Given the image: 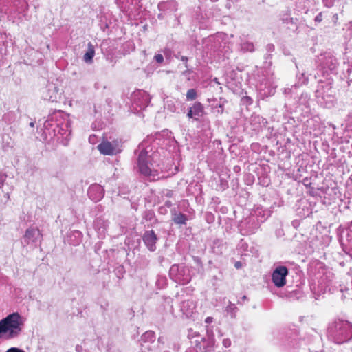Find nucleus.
<instances>
[{"label":"nucleus","mask_w":352,"mask_h":352,"mask_svg":"<svg viewBox=\"0 0 352 352\" xmlns=\"http://www.w3.org/2000/svg\"><path fill=\"white\" fill-rule=\"evenodd\" d=\"M154 59L158 64H162L164 61V56L161 54H157L154 56Z\"/></svg>","instance_id":"e433bc0d"},{"label":"nucleus","mask_w":352,"mask_h":352,"mask_svg":"<svg viewBox=\"0 0 352 352\" xmlns=\"http://www.w3.org/2000/svg\"><path fill=\"white\" fill-rule=\"evenodd\" d=\"M194 261L197 264L198 266L203 268V264L201 259L198 256H193Z\"/></svg>","instance_id":"ea45409f"},{"label":"nucleus","mask_w":352,"mask_h":352,"mask_svg":"<svg viewBox=\"0 0 352 352\" xmlns=\"http://www.w3.org/2000/svg\"><path fill=\"white\" fill-rule=\"evenodd\" d=\"M219 107L222 109V110H221V113H223V105H221V104H219Z\"/></svg>","instance_id":"680f3d73"},{"label":"nucleus","mask_w":352,"mask_h":352,"mask_svg":"<svg viewBox=\"0 0 352 352\" xmlns=\"http://www.w3.org/2000/svg\"><path fill=\"white\" fill-rule=\"evenodd\" d=\"M69 242L73 245H78L82 241V234L78 230H73L68 235Z\"/></svg>","instance_id":"412c9836"},{"label":"nucleus","mask_w":352,"mask_h":352,"mask_svg":"<svg viewBox=\"0 0 352 352\" xmlns=\"http://www.w3.org/2000/svg\"><path fill=\"white\" fill-rule=\"evenodd\" d=\"M98 151L103 155H113L121 151L120 141L113 140V141L103 140L97 146Z\"/></svg>","instance_id":"1a4fd4ad"},{"label":"nucleus","mask_w":352,"mask_h":352,"mask_svg":"<svg viewBox=\"0 0 352 352\" xmlns=\"http://www.w3.org/2000/svg\"><path fill=\"white\" fill-rule=\"evenodd\" d=\"M195 309V305L191 300H184L181 303V310L187 316H190L193 313Z\"/></svg>","instance_id":"6ab92c4d"},{"label":"nucleus","mask_w":352,"mask_h":352,"mask_svg":"<svg viewBox=\"0 0 352 352\" xmlns=\"http://www.w3.org/2000/svg\"><path fill=\"white\" fill-rule=\"evenodd\" d=\"M6 352H25L23 350L17 347H11Z\"/></svg>","instance_id":"a19ab883"},{"label":"nucleus","mask_w":352,"mask_h":352,"mask_svg":"<svg viewBox=\"0 0 352 352\" xmlns=\"http://www.w3.org/2000/svg\"><path fill=\"white\" fill-rule=\"evenodd\" d=\"M297 76L302 84H305L308 81V75H307L304 70L299 72V74H298Z\"/></svg>","instance_id":"72a5a7b5"},{"label":"nucleus","mask_w":352,"mask_h":352,"mask_svg":"<svg viewBox=\"0 0 352 352\" xmlns=\"http://www.w3.org/2000/svg\"><path fill=\"white\" fill-rule=\"evenodd\" d=\"M327 333L336 343L342 344L351 339L352 324L346 320H336L329 325Z\"/></svg>","instance_id":"7ed1b4c3"},{"label":"nucleus","mask_w":352,"mask_h":352,"mask_svg":"<svg viewBox=\"0 0 352 352\" xmlns=\"http://www.w3.org/2000/svg\"><path fill=\"white\" fill-rule=\"evenodd\" d=\"M347 235L348 237L349 238V240H352V221L350 223V225L349 226Z\"/></svg>","instance_id":"37998d69"},{"label":"nucleus","mask_w":352,"mask_h":352,"mask_svg":"<svg viewBox=\"0 0 352 352\" xmlns=\"http://www.w3.org/2000/svg\"><path fill=\"white\" fill-rule=\"evenodd\" d=\"M148 147L144 148L142 145H139L138 148L135 150V153L138 155V166L140 172L146 175L149 176L152 173L153 168V157L149 155Z\"/></svg>","instance_id":"20e7f679"},{"label":"nucleus","mask_w":352,"mask_h":352,"mask_svg":"<svg viewBox=\"0 0 352 352\" xmlns=\"http://www.w3.org/2000/svg\"><path fill=\"white\" fill-rule=\"evenodd\" d=\"M162 209H163L162 208H160V210H162V212H164V210H162Z\"/></svg>","instance_id":"338daca9"},{"label":"nucleus","mask_w":352,"mask_h":352,"mask_svg":"<svg viewBox=\"0 0 352 352\" xmlns=\"http://www.w3.org/2000/svg\"><path fill=\"white\" fill-rule=\"evenodd\" d=\"M197 91L195 89H190L188 90L186 93V100L188 101L194 100L197 98Z\"/></svg>","instance_id":"473e14b6"},{"label":"nucleus","mask_w":352,"mask_h":352,"mask_svg":"<svg viewBox=\"0 0 352 352\" xmlns=\"http://www.w3.org/2000/svg\"><path fill=\"white\" fill-rule=\"evenodd\" d=\"M289 270L285 266H278L273 272L272 279L274 284L278 287H282L286 284V276Z\"/></svg>","instance_id":"9d476101"},{"label":"nucleus","mask_w":352,"mask_h":352,"mask_svg":"<svg viewBox=\"0 0 352 352\" xmlns=\"http://www.w3.org/2000/svg\"><path fill=\"white\" fill-rule=\"evenodd\" d=\"M23 326V319L18 312L8 315L0 320V338L11 340L18 338Z\"/></svg>","instance_id":"f257e3e1"},{"label":"nucleus","mask_w":352,"mask_h":352,"mask_svg":"<svg viewBox=\"0 0 352 352\" xmlns=\"http://www.w3.org/2000/svg\"><path fill=\"white\" fill-rule=\"evenodd\" d=\"M16 114L14 111H8L3 116V120L7 124H11L14 123L16 120Z\"/></svg>","instance_id":"bb28decb"},{"label":"nucleus","mask_w":352,"mask_h":352,"mask_svg":"<svg viewBox=\"0 0 352 352\" xmlns=\"http://www.w3.org/2000/svg\"><path fill=\"white\" fill-rule=\"evenodd\" d=\"M247 300V296L244 295V296H243V297L241 298V300L244 301V300Z\"/></svg>","instance_id":"13d9d810"},{"label":"nucleus","mask_w":352,"mask_h":352,"mask_svg":"<svg viewBox=\"0 0 352 352\" xmlns=\"http://www.w3.org/2000/svg\"><path fill=\"white\" fill-rule=\"evenodd\" d=\"M142 340L144 342H153L155 340V334L153 331H147L142 336Z\"/></svg>","instance_id":"7c9ffc66"},{"label":"nucleus","mask_w":352,"mask_h":352,"mask_svg":"<svg viewBox=\"0 0 352 352\" xmlns=\"http://www.w3.org/2000/svg\"><path fill=\"white\" fill-rule=\"evenodd\" d=\"M160 10H168L170 12H175L177 10V3L174 0H170L166 2H161L158 4Z\"/></svg>","instance_id":"b1692460"},{"label":"nucleus","mask_w":352,"mask_h":352,"mask_svg":"<svg viewBox=\"0 0 352 352\" xmlns=\"http://www.w3.org/2000/svg\"><path fill=\"white\" fill-rule=\"evenodd\" d=\"M172 213V220L177 225H186V221H188V217L186 214L182 212H177L175 209L171 211Z\"/></svg>","instance_id":"a211bd4d"},{"label":"nucleus","mask_w":352,"mask_h":352,"mask_svg":"<svg viewBox=\"0 0 352 352\" xmlns=\"http://www.w3.org/2000/svg\"><path fill=\"white\" fill-rule=\"evenodd\" d=\"M223 344L225 347H229L231 345V341L230 339H224L223 340Z\"/></svg>","instance_id":"c03bdc74"},{"label":"nucleus","mask_w":352,"mask_h":352,"mask_svg":"<svg viewBox=\"0 0 352 352\" xmlns=\"http://www.w3.org/2000/svg\"><path fill=\"white\" fill-rule=\"evenodd\" d=\"M132 105L135 111L145 109L151 102L149 94L142 90L135 91L131 96Z\"/></svg>","instance_id":"6e6552de"},{"label":"nucleus","mask_w":352,"mask_h":352,"mask_svg":"<svg viewBox=\"0 0 352 352\" xmlns=\"http://www.w3.org/2000/svg\"><path fill=\"white\" fill-rule=\"evenodd\" d=\"M61 82L59 79H56L54 82L53 80H48L45 87L42 89V97L44 100L50 102H58L63 94L62 89L60 88Z\"/></svg>","instance_id":"423d86ee"},{"label":"nucleus","mask_w":352,"mask_h":352,"mask_svg":"<svg viewBox=\"0 0 352 352\" xmlns=\"http://www.w3.org/2000/svg\"><path fill=\"white\" fill-rule=\"evenodd\" d=\"M267 218L270 215V214L269 211H267Z\"/></svg>","instance_id":"e2e57ef3"},{"label":"nucleus","mask_w":352,"mask_h":352,"mask_svg":"<svg viewBox=\"0 0 352 352\" xmlns=\"http://www.w3.org/2000/svg\"><path fill=\"white\" fill-rule=\"evenodd\" d=\"M142 239L144 244L149 251L154 252L156 250V243L158 241V237L154 230H146L144 232Z\"/></svg>","instance_id":"9b49d317"},{"label":"nucleus","mask_w":352,"mask_h":352,"mask_svg":"<svg viewBox=\"0 0 352 352\" xmlns=\"http://www.w3.org/2000/svg\"><path fill=\"white\" fill-rule=\"evenodd\" d=\"M308 182H309V179L307 177L303 179V184L305 185V186H307L308 185Z\"/></svg>","instance_id":"864d4df0"},{"label":"nucleus","mask_w":352,"mask_h":352,"mask_svg":"<svg viewBox=\"0 0 352 352\" xmlns=\"http://www.w3.org/2000/svg\"><path fill=\"white\" fill-rule=\"evenodd\" d=\"M170 278L176 283L186 285L192 279L190 269L185 265L173 264L169 270Z\"/></svg>","instance_id":"39448f33"},{"label":"nucleus","mask_w":352,"mask_h":352,"mask_svg":"<svg viewBox=\"0 0 352 352\" xmlns=\"http://www.w3.org/2000/svg\"><path fill=\"white\" fill-rule=\"evenodd\" d=\"M208 222H211L213 221L214 217L212 214H207L206 215Z\"/></svg>","instance_id":"09e8293b"},{"label":"nucleus","mask_w":352,"mask_h":352,"mask_svg":"<svg viewBox=\"0 0 352 352\" xmlns=\"http://www.w3.org/2000/svg\"><path fill=\"white\" fill-rule=\"evenodd\" d=\"M258 228V224H256V226H255V228H253V229H251V230H248L247 234H252L254 233V232H255V231H256V230H257Z\"/></svg>","instance_id":"de8ad7c7"},{"label":"nucleus","mask_w":352,"mask_h":352,"mask_svg":"<svg viewBox=\"0 0 352 352\" xmlns=\"http://www.w3.org/2000/svg\"><path fill=\"white\" fill-rule=\"evenodd\" d=\"M336 0H322V3L327 8H331L334 6Z\"/></svg>","instance_id":"f704fd0d"},{"label":"nucleus","mask_w":352,"mask_h":352,"mask_svg":"<svg viewBox=\"0 0 352 352\" xmlns=\"http://www.w3.org/2000/svg\"><path fill=\"white\" fill-rule=\"evenodd\" d=\"M165 206L168 208H170L172 206V203L170 201H166L165 202Z\"/></svg>","instance_id":"603ef678"},{"label":"nucleus","mask_w":352,"mask_h":352,"mask_svg":"<svg viewBox=\"0 0 352 352\" xmlns=\"http://www.w3.org/2000/svg\"><path fill=\"white\" fill-rule=\"evenodd\" d=\"M167 285V278L164 276H157V278L156 280V285L159 289L164 288Z\"/></svg>","instance_id":"2f4dec72"},{"label":"nucleus","mask_w":352,"mask_h":352,"mask_svg":"<svg viewBox=\"0 0 352 352\" xmlns=\"http://www.w3.org/2000/svg\"><path fill=\"white\" fill-rule=\"evenodd\" d=\"M162 209H163L162 208H160V210H162V212H164V210H162Z\"/></svg>","instance_id":"774afa93"},{"label":"nucleus","mask_w":352,"mask_h":352,"mask_svg":"<svg viewBox=\"0 0 352 352\" xmlns=\"http://www.w3.org/2000/svg\"><path fill=\"white\" fill-rule=\"evenodd\" d=\"M104 195L103 188L97 184H92L88 190L89 197L95 202L100 201Z\"/></svg>","instance_id":"4468645a"},{"label":"nucleus","mask_w":352,"mask_h":352,"mask_svg":"<svg viewBox=\"0 0 352 352\" xmlns=\"http://www.w3.org/2000/svg\"><path fill=\"white\" fill-rule=\"evenodd\" d=\"M237 251L241 254V256L248 254V244L243 239H241L238 243Z\"/></svg>","instance_id":"cd10ccee"},{"label":"nucleus","mask_w":352,"mask_h":352,"mask_svg":"<svg viewBox=\"0 0 352 352\" xmlns=\"http://www.w3.org/2000/svg\"><path fill=\"white\" fill-rule=\"evenodd\" d=\"M346 120L348 123L352 124V113L347 115Z\"/></svg>","instance_id":"a18cd8bd"},{"label":"nucleus","mask_w":352,"mask_h":352,"mask_svg":"<svg viewBox=\"0 0 352 352\" xmlns=\"http://www.w3.org/2000/svg\"><path fill=\"white\" fill-rule=\"evenodd\" d=\"M315 97L317 104L323 108L331 109L337 103L336 91L330 81L318 82Z\"/></svg>","instance_id":"f03ea898"},{"label":"nucleus","mask_w":352,"mask_h":352,"mask_svg":"<svg viewBox=\"0 0 352 352\" xmlns=\"http://www.w3.org/2000/svg\"><path fill=\"white\" fill-rule=\"evenodd\" d=\"M108 226V222L104 219L99 217L94 221V228L100 235H104Z\"/></svg>","instance_id":"aec40b11"},{"label":"nucleus","mask_w":352,"mask_h":352,"mask_svg":"<svg viewBox=\"0 0 352 352\" xmlns=\"http://www.w3.org/2000/svg\"><path fill=\"white\" fill-rule=\"evenodd\" d=\"M205 113L204 107L200 102H195L192 107L188 109L187 117L198 120L203 117Z\"/></svg>","instance_id":"f8f14e48"},{"label":"nucleus","mask_w":352,"mask_h":352,"mask_svg":"<svg viewBox=\"0 0 352 352\" xmlns=\"http://www.w3.org/2000/svg\"><path fill=\"white\" fill-rule=\"evenodd\" d=\"M142 220L150 223L147 225V228L153 227L157 223V219L155 217V212L151 210L144 212Z\"/></svg>","instance_id":"f3484780"},{"label":"nucleus","mask_w":352,"mask_h":352,"mask_svg":"<svg viewBox=\"0 0 352 352\" xmlns=\"http://www.w3.org/2000/svg\"><path fill=\"white\" fill-rule=\"evenodd\" d=\"M29 125L31 127H34V122H31Z\"/></svg>","instance_id":"bf43d9fd"},{"label":"nucleus","mask_w":352,"mask_h":352,"mask_svg":"<svg viewBox=\"0 0 352 352\" xmlns=\"http://www.w3.org/2000/svg\"><path fill=\"white\" fill-rule=\"evenodd\" d=\"M333 274L329 270H322L321 274V292L326 291L332 282Z\"/></svg>","instance_id":"2eb2a0df"},{"label":"nucleus","mask_w":352,"mask_h":352,"mask_svg":"<svg viewBox=\"0 0 352 352\" xmlns=\"http://www.w3.org/2000/svg\"><path fill=\"white\" fill-rule=\"evenodd\" d=\"M275 47H274V45L273 44H268L267 45V50L268 52H273L274 50Z\"/></svg>","instance_id":"49530a36"},{"label":"nucleus","mask_w":352,"mask_h":352,"mask_svg":"<svg viewBox=\"0 0 352 352\" xmlns=\"http://www.w3.org/2000/svg\"><path fill=\"white\" fill-rule=\"evenodd\" d=\"M54 125L60 127L62 130L71 131V122L69 120V115L61 111H56L52 115H50L48 120L44 124V126L47 127L48 126H52Z\"/></svg>","instance_id":"0eeeda50"},{"label":"nucleus","mask_w":352,"mask_h":352,"mask_svg":"<svg viewBox=\"0 0 352 352\" xmlns=\"http://www.w3.org/2000/svg\"><path fill=\"white\" fill-rule=\"evenodd\" d=\"M237 311L238 308L236 305L229 301L228 305L225 309V311L230 315L231 318H235Z\"/></svg>","instance_id":"c756f323"},{"label":"nucleus","mask_w":352,"mask_h":352,"mask_svg":"<svg viewBox=\"0 0 352 352\" xmlns=\"http://www.w3.org/2000/svg\"><path fill=\"white\" fill-rule=\"evenodd\" d=\"M234 266H235V267L236 269H239V268L241 267L242 264H241V263L240 261H237V262L235 263Z\"/></svg>","instance_id":"8fccbe9b"},{"label":"nucleus","mask_w":352,"mask_h":352,"mask_svg":"<svg viewBox=\"0 0 352 352\" xmlns=\"http://www.w3.org/2000/svg\"><path fill=\"white\" fill-rule=\"evenodd\" d=\"M214 338L213 336L208 335L207 338L203 340V346L205 352L214 351Z\"/></svg>","instance_id":"5701e85b"},{"label":"nucleus","mask_w":352,"mask_h":352,"mask_svg":"<svg viewBox=\"0 0 352 352\" xmlns=\"http://www.w3.org/2000/svg\"><path fill=\"white\" fill-rule=\"evenodd\" d=\"M192 72L190 69H186L185 72L182 73V75L185 76V78L190 80L192 78Z\"/></svg>","instance_id":"4c0bfd02"},{"label":"nucleus","mask_w":352,"mask_h":352,"mask_svg":"<svg viewBox=\"0 0 352 352\" xmlns=\"http://www.w3.org/2000/svg\"><path fill=\"white\" fill-rule=\"evenodd\" d=\"M214 80L217 83L220 84V82H218V80H217V78H215L214 79Z\"/></svg>","instance_id":"052dcab7"},{"label":"nucleus","mask_w":352,"mask_h":352,"mask_svg":"<svg viewBox=\"0 0 352 352\" xmlns=\"http://www.w3.org/2000/svg\"><path fill=\"white\" fill-rule=\"evenodd\" d=\"M41 238V234L38 228H29L25 230L23 241L25 244L36 243Z\"/></svg>","instance_id":"ddd939ff"},{"label":"nucleus","mask_w":352,"mask_h":352,"mask_svg":"<svg viewBox=\"0 0 352 352\" xmlns=\"http://www.w3.org/2000/svg\"><path fill=\"white\" fill-rule=\"evenodd\" d=\"M158 342H162V338H158Z\"/></svg>","instance_id":"69168bd1"},{"label":"nucleus","mask_w":352,"mask_h":352,"mask_svg":"<svg viewBox=\"0 0 352 352\" xmlns=\"http://www.w3.org/2000/svg\"><path fill=\"white\" fill-rule=\"evenodd\" d=\"M212 2H217L219 0H210Z\"/></svg>","instance_id":"0e129e2a"},{"label":"nucleus","mask_w":352,"mask_h":352,"mask_svg":"<svg viewBox=\"0 0 352 352\" xmlns=\"http://www.w3.org/2000/svg\"><path fill=\"white\" fill-rule=\"evenodd\" d=\"M177 101L175 98L167 99L165 101L164 107L170 112H175L177 109L176 103Z\"/></svg>","instance_id":"c85d7f7f"},{"label":"nucleus","mask_w":352,"mask_h":352,"mask_svg":"<svg viewBox=\"0 0 352 352\" xmlns=\"http://www.w3.org/2000/svg\"><path fill=\"white\" fill-rule=\"evenodd\" d=\"M181 59L184 61V63H186L188 60V58L183 56H181Z\"/></svg>","instance_id":"5fc2aeb1"},{"label":"nucleus","mask_w":352,"mask_h":352,"mask_svg":"<svg viewBox=\"0 0 352 352\" xmlns=\"http://www.w3.org/2000/svg\"><path fill=\"white\" fill-rule=\"evenodd\" d=\"M322 21V13L320 12L318 15L316 16L314 19V21L316 23H320Z\"/></svg>","instance_id":"79ce46f5"},{"label":"nucleus","mask_w":352,"mask_h":352,"mask_svg":"<svg viewBox=\"0 0 352 352\" xmlns=\"http://www.w3.org/2000/svg\"><path fill=\"white\" fill-rule=\"evenodd\" d=\"M0 184H1V186L3 185V179H1V176H0Z\"/></svg>","instance_id":"4d7b16f0"},{"label":"nucleus","mask_w":352,"mask_h":352,"mask_svg":"<svg viewBox=\"0 0 352 352\" xmlns=\"http://www.w3.org/2000/svg\"><path fill=\"white\" fill-rule=\"evenodd\" d=\"M95 55V48L94 45L89 42L87 44V50L83 56V60L87 64H91Z\"/></svg>","instance_id":"393cba45"},{"label":"nucleus","mask_w":352,"mask_h":352,"mask_svg":"<svg viewBox=\"0 0 352 352\" xmlns=\"http://www.w3.org/2000/svg\"><path fill=\"white\" fill-rule=\"evenodd\" d=\"M241 100L247 105H251L253 102V100L250 96H244L242 98Z\"/></svg>","instance_id":"c9c22d12"},{"label":"nucleus","mask_w":352,"mask_h":352,"mask_svg":"<svg viewBox=\"0 0 352 352\" xmlns=\"http://www.w3.org/2000/svg\"><path fill=\"white\" fill-rule=\"evenodd\" d=\"M283 24H285L287 28L296 30L298 28V19L296 18L290 17L287 16L281 19Z\"/></svg>","instance_id":"a878e982"},{"label":"nucleus","mask_w":352,"mask_h":352,"mask_svg":"<svg viewBox=\"0 0 352 352\" xmlns=\"http://www.w3.org/2000/svg\"><path fill=\"white\" fill-rule=\"evenodd\" d=\"M212 320H213V318H212V317H207V318H206V320H205V322H206V323H210V322H212Z\"/></svg>","instance_id":"3c124183"},{"label":"nucleus","mask_w":352,"mask_h":352,"mask_svg":"<svg viewBox=\"0 0 352 352\" xmlns=\"http://www.w3.org/2000/svg\"><path fill=\"white\" fill-rule=\"evenodd\" d=\"M281 339L282 345H283L287 349L296 348L298 346V341L296 335H294V337H292L290 336H285V338H282Z\"/></svg>","instance_id":"dca6fc26"},{"label":"nucleus","mask_w":352,"mask_h":352,"mask_svg":"<svg viewBox=\"0 0 352 352\" xmlns=\"http://www.w3.org/2000/svg\"><path fill=\"white\" fill-rule=\"evenodd\" d=\"M168 53H169V50H164V55L166 56V57H167V56H168Z\"/></svg>","instance_id":"6e6d98bb"},{"label":"nucleus","mask_w":352,"mask_h":352,"mask_svg":"<svg viewBox=\"0 0 352 352\" xmlns=\"http://www.w3.org/2000/svg\"><path fill=\"white\" fill-rule=\"evenodd\" d=\"M254 120H258L259 122H260L261 121H262V123H263V124L264 126H265V125L267 124V122L266 119H265V118H262V117H261V116H254Z\"/></svg>","instance_id":"58836bf2"},{"label":"nucleus","mask_w":352,"mask_h":352,"mask_svg":"<svg viewBox=\"0 0 352 352\" xmlns=\"http://www.w3.org/2000/svg\"><path fill=\"white\" fill-rule=\"evenodd\" d=\"M240 50L246 52H252L254 50V43L246 39L245 37H241L240 38Z\"/></svg>","instance_id":"4be33fe9"}]
</instances>
